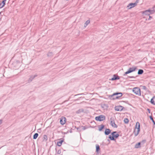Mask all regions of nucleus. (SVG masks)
Here are the masks:
<instances>
[{
    "mask_svg": "<svg viewBox=\"0 0 155 155\" xmlns=\"http://www.w3.org/2000/svg\"><path fill=\"white\" fill-rule=\"evenodd\" d=\"M100 147L99 145H96V150L97 152H98L100 150Z\"/></svg>",
    "mask_w": 155,
    "mask_h": 155,
    "instance_id": "21",
    "label": "nucleus"
},
{
    "mask_svg": "<svg viewBox=\"0 0 155 155\" xmlns=\"http://www.w3.org/2000/svg\"><path fill=\"white\" fill-rule=\"evenodd\" d=\"M122 93H114L110 96L112 100H114L119 99L122 96Z\"/></svg>",
    "mask_w": 155,
    "mask_h": 155,
    "instance_id": "1",
    "label": "nucleus"
},
{
    "mask_svg": "<svg viewBox=\"0 0 155 155\" xmlns=\"http://www.w3.org/2000/svg\"><path fill=\"white\" fill-rule=\"evenodd\" d=\"M105 117L103 115H101L95 117V120L98 121H103L105 120Z\"/></svg>",
    "mask_w": 155,
    "mask_h": 155,
    "instance_id": "5",
    "label": "nucleus"
},
{
    "mask_svg": "<svg viewBox=\"0 0 155 155\" xmlns=\"http://www.w3.org/2000/svg\"><path fill=\"white\" fill-rule=\"evenodd\" d=\"M147 111H148V112L150 113V110L149 109H147Z\"/></svg>",
    "mask_w": 155,
    "mask_h": 155,
    "instance_id": "27",
    "label": "nucleus"
},
{
    "mask_svg": "<svg viewBox=\"0 0 155 155\" xmlns=\"http://www.w3.org/2000/svg\"><path fill=\"white\" fill-rule=\"evenodd\" d=\"M90 23V21L89 20H87L85 23L86 26L87 25Z\"/></svg>",
    "mask_w": 155,
    "mask_h": 155,
    "instance_id": "24",
    "label": "nucleus"
},
{
    "mask_svg": "<svg viewBox=\"0 0 155 155\" xmlns=\"http://www.w3.org/2000/svg\"><path fill=\"white\" fill-rule=\"evenodd\" d=\"M104 127V126L103 125H101V127L99 128V130H101Z\"/></svg>",
    "mask_w": 155,
    "mask_h": 155,
    "instance_id": "25",
    "label": "nucleus"
},
{
    "mask_svg": "<svg viewBox=\"0 0 155 155\" xmlns=\"http://www.w3.org/2000/svg\"><path fill=\"white\" fill-rule=\"evenodd\" d=\"M110 132V130L109 129H106L105 131V133L106 135L109 134Z\"/></svg>",
    "mask_w": 155,
    "mask_h": 155,
    "instance_id": "16",
    "label": "nucleus"
},
{
    "mask_svg": "<svg viewBox=\"0 0 155 155\" xmlns=\"http://www.w3.org/2000/svg\"><path fill=\"white\" fill-rule=\"evenodd\" d=\"M5 4V1H3L1 3H0V8H1L4 6Z\"/></svg>",
    "mask_w": 155,
    "mask_h": 155,
    "instance_id": "15",
    "label": "nucleus"
},
{
    "mask_svg": "<svg viewBox=\"0 0 155 155\" xmlns=\"http://www.w3.org/2000/svg\"><path fill=\"white\" fill-rule=\"evenodd\" d=\"M143 87L144 89H145L146 88V87L145 86H144Z\"/></svg>",
    "mask_w": 155,
    "mask_h": 155,
    "instance_id": "29",
    "label": "nucleus"
},
{
    "mask_svg": "<svg viewBox=\"0 0 155 155\" xmlns=\"http://www.w3.org/2000/svg\"><path fill=\"white\" fill-rule=\"evenodd\" d=\"M143 70L141 69H140L138 71V74H142L143 73Z\"/></svg>",
    "mask_w": 155,
    "mask_h": 155,
    "instance_id": "20",
    "label": "nucleus"
},
{
    "mask_svg": "<svg viewBox=\"0 0 155 155\" xmlns=\"http://www.w3.org/2000/svg\"><path fill=\"white\" fill-rule=\"evenodd\" d=\"M119 136V135L116 132H113L111 135H109V138L111 140H114L115 138H117Z\"/></svg>",
    "mask_w": 155,
    "mask_h": 155,
    "instance_id": "2",
    "label": "nucleus"
},
{
    "mask_svg": "<svg viewBox=\"0 0 155 155\" xmlns=\"http://www.w3.org/2000/svg\"><path fill=\"white\" fill-rule=\"evenodd\" d=\"M38 133H35L33 136V139H36L38 137Z\"/></svg>",
    "mask_w": 155,
    "mask_h": 155,
    "instance_id": "23",
    "label": "nucleus"
},
{
    "mask_svg": "<svg viewBox=\"0 0 155 155\" xmlns=\"http://www.w3.org/2000/svg\"><path fill=\"white\" fill-rule=\"evenodd\" d=\"M2 122V120H0V124H1Z\"/></svg>",
    "mask_w": 155,
    "mask_h": 155,
    "instance_id": "28",
    "label": "nucleus"
},
{
    "mask_svg": "<svg viewBox=\"0 0 155 155\" xmlns=\"http://www.w3.org/2000/svg\"><path fill=\"white\" fill-rule=\"evenodd\" d=\"M136 69V68L135 67L130 68L127 71L125 72V75L129 73H130L133 71H134Z\"/></svg>",
    "mask_w": 155,
    "mask_h": 155,
    "instance_id": "6",
    "label": "nucleus"
},
{
    "mask_svg": "<svg viewBox=\"0 0 155 155\" xmlns=\"http://www.w3.org/2000/svg\"><path fill=\"white\" fill-rule=\"evenodd\" d=\"M59 140L60 141L57 142V144L58 146H61L64 141V140L62 139H60Z\"/></svg>",
    "mask_w": 155,
    "mask_h": 155,
    "instance_id": "12",
    "label": "nucleus"
},
{
    "mask_svg": "<svg viewBox=\"0 0 155 155\" xmlns=\"http://www.w3.org/2000/svg\"><path fill=\"white\" fill-rule=\"evenodd\" d=\"M140 142L136 144L135 145V148H137L140 147Z\"/></svg>",
    "mask_w": 155,
    "mask_h": 155,
    "instance_id": "18",
    "label": "nucleus"
},
{
    "mask_svg": "<svg viewBox=\"0 0 155 155\" xmlns=\"http://www.w3.org/2000/svg\"><path fill=\"white\" fill-rule=\"evenodd\" d=\"M48 140V137L46 135H44L43 136V140L46 141Z\"/></svg>",
    "mask_w": 155,
    "mask_h": 155,
    "instance_id": "19",
    "label": "nucleus"
},
{
    "mask_svg": "<svg viewBox=\"0 0 155 155\" xmlns=\"http://www.w3.org/2000/svg\"><path fill=\"white\" fill-rule=\"evenodd\" d=\"M150 119L152 120V121L153 122L154 124L155 125V122L154 120H153V118L151 117H150Z\"/></svg>",
    "mask_w": 155,
    "mask_h": 155,
    "instance_id": "26",
    "label": "nucleus"
},
{
    "mask_svg": "<svg viewBox=\"0 0 155 155\" xmlns=\"http://www.w3.org/2000/svg\"><path fill=\"white\" fill-rule=\"evenodd\" d=\"M124 108V107L121 105L116 106L114 108L115 110L117 111H122Z\"/></svg>",
    "mask_w": 155,
    "mask_h": 155,
    "instance_id": "7",
    "label": "nucleus"
},
{
    "mask_svg": "<svg viewBox=\"0 0 155 155\" xmlns=\"http://www.w3.org/2000/svg\"><path fill=\"white\" fill-rule=\"evenodd\" d=\"M135 128L140 129V125L139 122H136Z\"/></svg>",
    "mask_w": 155,
    "mask_h": 155,
    "instance_id": "13",
    "label": "nucleus"
},
{
    "mask_svg": "<svg viewBox=\"0 0 155 155\" xmlns=\"http://www.w3.org/2000/svg\"><path fill=\"white\" fill-rule=\"evenodd\" d=\"M119 78L118 76H116L115 75H114V77L111 79V80L114 81L115 80L119 79Z\"/></svg>",
    "mask_w": 155,
    "mask_h": 155,
    "instance_id": "17",
    "label": "nucleus"
},
{
    "mask_svg": "<svg viewBox=\"0 0 155 155\" xmlns=\"http://www.w3.org/2000/svg\"><path fill=\"white\" fill-rule=\"evenodd\" d=\"M124 122L126 124H128L129 122V120L127 118H125L124 120Z\"/></svg>",
    "mask_w": 155,
    "mask_h": 155,
    "instance_id": "22",
    "label": "nucleus"
},
{
    "mask_svg": "<svg viewBox=\"0 0 155 155\" xmlns=\"http://www.w3.org/2000/svg\"><path fill=\"white\" fill-rule=\"evenodd\" d=\"M138 3L137 2H136L135 3H130L128 5L127 7L129 9H130L136 6Z\"/></svg>",
    "mask_w": 155,
    "mask_h": 155,
    "instance_id": "8",
    "label": "nucleus"
},
{
    "mask_svg": "<svg viewBox=\"0 0 155 155\" xmlns=\"http://www.w3.org/2000/svg\"><path fill=\"white\" fill-rule=\"evenodd\" d=\"M151 103L155 105V96H153L150 100Z\"/></svg>",
    "mask_w": 155,
    "mask_h": 155,
    "instance_id": "14",
    "label": "nucleus"
},
{
    "mask_svg": "<svg viewBox=\"0 0 155 155\" xmlns=\"http://www.w3.org/2000/svg\"><path fill=\"white\" fill-rule=\"evenodd\" d=\"M110 124L112 127L117 128V125L115 123L114 118L112 117L110 119Z\"/></svg>",
    "mask_w": 155,
    "mask_h": 155,
    "instance_id": "4",
    "label": "nucleus"
},
{
    "mask_svg": "<svg viewBox=\"0 0 155 155\" xmlns=\"http://www.w3.org/2000/svg\"><path fill=\"white\" fill-rule=\"evenodd\" d=\"M66 122V119L65 117H63L60 119V123L62 125H63L65 124Z\"/></svg>",
    "mask_w": 155,
    "mask_h": 155,
    "instance_id": "9",
    "label": "nucleus"
},
{
    "mask_svg": "<svg viewBox=\"0 0 155 155\" xmlns=\"http://www.w3.org/2000/svg\"><path fill=\"white\" fill-rule=\"evenodd\" d=\"M140 129H138L134 128V133L135 136H137L139 133Z\"/></svg>",
    "mask_w": 155,
    "mask_h": 155,
    "instance_id": "10",
    "label": "nucleus"
},
{
    "mask_svg": "<svg viewBox=\"0 0 155 155\" xmlns=\"http://www.w3.org/2000/svg\"><path fill=\"white\" fill-rule=\"evenodd\" d=\"M153 11L150 10H146L143 12V13L146 15H149L150 14L153 13Z\"/></svg>",
    "mask_w": 155,
    "mask_h": 155,
    "instance_id": "11",
    "label": "nucleus"
},
{
    "mask_svg": "<svg viewBox=\"0 0 155 155\" xmlns=\"http://www.w3.org/2000/svg\"><path fill=\"white\" fill-rule=\"evenodd\" d=\"M133 91L136 95L138 96H140L141 94V91L140 88L138 87H135L133 88Z\"/></svg>",
    "mask_w": 155,
    "mask_h": 155,
    "instance_id": "3",
    "label": "nucleus"
}]
</instances>
